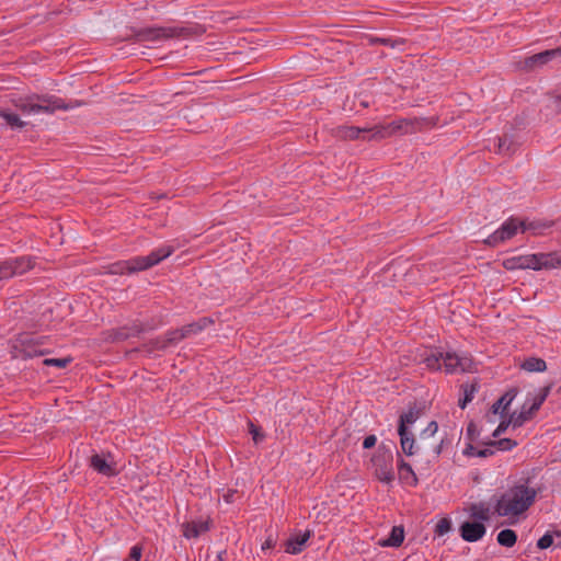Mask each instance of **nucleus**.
I'll return each instance as SVG.
<instances>
[{"label":"nucleus","instance_id":"5701e85b","mask_svg":"<svg viewBox=\"0 0 561 561\" xmlns=\"http://www.w3.org/2000/svg\"><path fill=\"white\" fill-rule=\"evenodd\" d=\"M404 540V528L403 526H393L389 536L386 539L379 541L381 547H393L398 548L403 543Z\"/></svg>","mask_w":561,"mask_h":561},{"label":"nucleus","instance_id":"4c0bfd02","mask_svg":"<svg viewBox=\"0 0 561 561\" xmlns=\"http://www.w3.org/2000/svg\"><path fill=\"white\" fill-rule=\"evenodd\" d=\"M545 225H542L539 221H530L528 219L522 218V226H520V232L524 233L526 231H533L536 232L537 230L543 228Z\"/></svg>","mask_w":561,"mask_h":561},{"label":"nucleus","instance_id":"a19ab883","mask_svg":"<svg viewBox=\"0 0 561 561\" xmlns=\"http://www.w3.org/2000/svg\"><path fill=\"white\" fill-rule=\"evenodd\" d=\"M142 546L135 545L130 548L129 554L125 561H140L142 556Z\"/></svg>","mask_w":561,"mask_h":561},{"label":"nucleus","instance_id":"0eeeda50","mask_svg":"<svg viewBox=\"0 0 561 561\" xmlns=\"http://www.w3.org/2000/svg\"><path fill=\"white\" fill-rule=\"evenodd\" d=\"M47 336L34 335L32 333L23 332L20 333L13 343V350L24 359L32 358L35 356H43L49 353V350L45 347L47 344Z\"/></svg>","mask_w":561,"mask_h":561},{"label":"nucleus","instance_id":"052dcab7","mask_svg":"<svg viewBox=\"0 0 561 561\" xmlns=\"http://www.w3.org/2000/svg\"><path fill=\"white\" fill-rule=\"evenodd\" d=\"M558 392L561 393V386L559 387Z\"/></svg>","mask_w":561,"mask_h":561},{"label":"nucleus","instance_id":"bf43d9fd","mask_svg":"<svg viewBox=\"0 0 561 561\" xmlns=\"http://www.w3.org/2000/svg\"><path fill=\"white\" fill-rule=\"evenodd\" d=\"M552 535H554V536H557V537H561V530H556V531H553V534H552Z\"/></svg>","mask_w":561,"mask_h":561},{"label":"nucleus","instance_id":"9d476101","mask_svg":"<svg viewBox=\"0 0 561 561\" xmlns=\"http://www.w3.org/2000/svg\"><path fill=\"white\" fill-rule=\"evenodd\" d=\"M34 267V261L31 256L10 257L0 261V274L2 279L11 278L15 275H22Z\"/></svg>","mask_w":561,"mask_h":561},{"label":"nucleus","instance_id":"c9c22d12","mask_svg":"<svg viewBox=\"0 0 561 561\" xmlns=\"http://www.w3.org/2000/svg\"><path fill=\"white\" fill-rule=\"evenodd\" d=\"M249 433L252 435V439L255 444L261 443L265 438V434L262 432V428L255 425L253 422L249 421Z\"/></svg>","mask_w":561,"mask_h":561},{"label":"nucleus","instance_id":"7c9ffc66","mask_svg":"<svg viewBox=\"0 0 561 561\" xmlns=\"http://www.w3.org/2000/svg\"><path fill=\"white\" fill-rule=\"evenodd\" d=\"M485 446L493 447L494 450H512L514 447L517 446V442L511 438H501V439H490L486 443H484Z\"/></svg>","mask_w":561,"mask_h":561},{"label":"nucleus","instance_id":"5fc2aeb1","mask_svg":"<svg viewBox=\"0 0 561 561\" xmlns=\"http://www.w3.org/2000/svg\"><path fill=\"white\" fill-rule=\"evenodd\" d=\"M236 493H237L236 490H228V492L224 495V500L227 503H232L233 502V496H234Z\"/></svg>","mask_w":561,"mask_h":561},{"label":"nucleus","instance_id":"dca6fc26","mask_svg":"<svg viewBox=\"0 0 561 561\" xmlns=\"http://www.w3.org/2000/svg\"><path fill=\"white\" fill-rule=\"evenodd\" d=\"M398 435L400 437V446L402 451L407 456H413L419 453L420 446L416 444L415 436L411 430H398Z\"/></svg>","mask_w":561,"mask_h":561},{"label":"nucleus","instance_id":"6e6552de","mask_svg":"<svg viewBox=\"0 0 561 561\" xmlns=\"http://www.w3.org/2000/svg\"><path fill=\"white\" fill-rule=\"evenodd\" d=\"M370 461L374 473L379 481L391 483L394 480L393 454L390 446L381 443Z\"/></svg>","mask_w":561,"mask_h":561},{"label":"nucleus","instance_id":"bb28decb","mask_svg":"<svg viewBox=\"0 0 561 561\" xmlns=\"http://www.w3.org/2000/svg\"><path fill=\"white\" fill-rule=\"evenodd\" d=\"M534 415L535 412L530 408H527L526 404H524L522 407V411L518 414L513 413L510 415V422H512L514 428L520 427L525 422L531 420Z\"/></svg>","mask_w":561,"mask_h":561},{"label":"nucleus","instance_id":"9b49d317","mask_svg":"<svg viewBox=\"0 0 561 561\" xmlns=\"http://www.w3.org/2000/svg\"><path fill=\"white\" fill-rule=\"evenodd\" d=\"M141 333H144V328L140 325V320H134L128 324L104 331L103 340L107 343H118L137 337Z\"/></svg>","mask_w":561,"mask_h":561},{"label":"nucleus","instance_id":"13d9d810","mask_svg":"<svg viewBox=\"0 0 561 561\" xmlns=\"http://www.w3.org/2000/svg\"><path fill=\"white\" fill-rule=\"evenodd\" d=\"M440 442H444V448L451 444V439L448 437L442 438Z\"/></svg>","mask_w":561,"mask_h":561},{"label":"nucleus","instance_id":"f257e3e1","mask_svg":"<svg viewBox=\"0 0 561 561\" xmlns=\"http://www.w3.org/2000/svg\"><path fill=\"white\" fill-rule=\"evenodd\" d=\"M434 118H401L386 125H375L370 128L341 125L332 129V135L340 140H380L396 134H411L420 130L423 125L434 126Z\"/></svg>","mask_w":561,"mask_h":561},{"label":"nucleus","instance_id":"49530a36","mask_svg":"<svg viewBox=\"0 0 561 561\" xmlns=\"http://www.w3.org/2000/svg\"><path fill=\"white\" fill-rule=\"evenodd\" d=\"M161 323H162L161 320L156 321L154 319H152L151 321H147V322L140 321V325L144 328V333L157 329Z\"/></svg>","mask_w":561,"mask_h":561},{"label":"nucleus","instance_id":"72a5a7b5","mask_svg":"<svg viewBox=\"0 0 561 561\" xmlns=\"http://www.w3.org/2000/svg\"><path fill=\"white\" fill-rule=\"evenodd\" d=\"M451 530V520L447 517L440 518L435 526V535L444 536Z\"/></svg>","mask_w":561,"mask_h":561},{"label":"nucleus","instance_id":"603ef678","mask_svg":"<svg viewBox=\"0 0 561 561\" xmlns=\"http://www.w3.org/2000/svg\"><path fill=\"white\" fill-rule=\"evenodd\" d=\"M551 389H552V383L547 385V386H545L543 388H541V389H540V391H539V393H538V394H539L540 397H542V398H543V400H546V399H547V397L549 396V393H550Z\"/></svg>","mask_w":561,"mask_h":561},{"label":"nucleus","instance_id":"8fccbe9b","mask_svg":"<svg viewBox=\"0 0 561 561\" xmlns=\"http://www.w3.org/2000/svg\"><path fill=\"white\" fill-rule=\"evenodd\" d=\"M546 400H543L542 397H540L539 394H537L531 403V405L529 407L535 413L541 408L542 403L545 402Z\"/></svg>","mask_w":561,"mask_h":561},{"label":"nucleus","instance_id":"a878e982","mask_svg":"<svg viewBox=\"0 0 561 561\" xmlns=\"http://www.w3.org/2000/svg\"><path fill=\"white\" fill-rule=\"evenodd\" d=\"M470 516L476 522H488L490 519V507L484 502L474 503L470 506Z\"/></svg>","mask_w":561,"mask_h":561},{"label":"nucleus","instance_id":"f3484780","mask_svg":"<svg viewBox=\"0 0 561 561\" xmlns=\"http://www.w3.org/2000/svg\"><path fill=\"white\" fill-rule=\"evenodd\" d=\"M398 456H399V459H398L399 480L407 485L416 486L419 483V479H417L414 470L412 469L411 465L409 462L404 461V459L400 455H398Z\"/></svg>","mask_w":561,"mask_h":561},{"label":"nucleus","instance_id":"ea45409f","mask_svg":"<svg viewBox=\"0 0 561 561\" xmlns=\"http://www.w3.org/2000/svg\"><path fill=\"white\" fill-rule=\"evenodd\" d=\"M438 431V424L436 421H431L427 426L421 432L420 438L425 439L434 436Z\"/></svg>","mask_w":561,"mask_h":561},{"label":"nucleus","instance_id":"2f4dec72","mask_svg":"<svg viewBox=\"0 0 561 561\" xmlns=\"http://www.w3.org/2000/svg\"><path fill=\"white\" fill-rule=\"evenodd\" d=\"M442 360L446 373H455L459 368V365H461L459 355L456 353H446V355H443Z\"/></svg>","mask_w":561,"mask_h":561},{"label":"nucleus","instance_id":"aec40b11","mask_svg":"<svg viewBox=\"0 0 561 561\" xmlns=\"http://www.w3.org/2000/svg\"><path fill=\"white\" fill-rule=\"evenodd\" d=\"M519 144L515 139L514 135L504 134L497 138V150L496 152L503 156L511 157L518 149Z\"/></svg>","mask_w":561,"mask_h":561},{"label":"nucleus","instance_id":"39448f33","mask_svg":"<svg viewBox=\"0 0 561 561\" xmlns=\"http://www.w3.org/2000/svg\"><path fill=\"white\" fill-rule=\"evenodd\" d=\"M173 252L174 248L172 245H162L152 250L146 256H134L129 260H122L110 264L107 266V274L124 275L146 271L169 257Z\"/></svg>","mask_w":561,"mask_h":561},{"label":"nucleus","instance_id":"2eb2a0df","mask_svg":"<svg viewBox=\"0 0 561 561\" xmlns=\"http://www.w3.org/2000/svg\"><path fill=\"white\" fill-rule=\"evenodd\" d=\"M517 388H510L501 398H499L490 408V412L493 414L500 413L502 417L508 414V407L517 396Z\"/></svg>","mask_w":561,"mask_h":561},{"label":"nucleus","instance_id":"c756f323","mask_svg":"<svg viewBox=\"0 0 561 561\" xmlns=\"http://www.w3.org/2000/svg\"><path fill=\"white\" fill-rule=\"evenodd\" d=\"M0 117L4 119L5 124L10 126L11 129H22L26 126V122L22 121L18 114L2 108H0Z\"/></svg>","mask_w":561,"mask_h":561},{"label":"nucleus","instance_id":"4468645a","mask_svg":"<svg viewBox=\"0 0 561 561\" xmlns=\"http://www.w3.org/2000/svg\"><path fill=\"white\" fill-rule=\"evenodd\" d=\"M417 355L414 360L417 363L425 364L426 368L432 371H438L442 369V353H434L430 348L417 350Z\"/></svg>","mask_w":561,"mask_h":561},{"label":"nucleus","instance_id":"423d86ee","mask_svg":"<svg viewBox=\"0 0 561 561\" xmlns=\"http://www.w3.org/2000/svg\"><path fill=\"white\" fill-rule=\"evenodd\" d=\"M502 265L507 271L526 268L534 271L550 270L561 266V255L556 252L516 255L505 259Z\"/></svg>","mask_w":561,"mask_h":561},{"label":"nucleus","instance_id":"473e14b6","mask_svg":"<svg viewBox=\"0 0 561 561\" xmlns=\"http://www.w3.org/2000/svg\"><path fill=\"white\" fill-rule=\"evenodd\" d=\"M184 339H185V333L182 332V329L169 330L164 335V340L167 342L168 347L170 345L179 343L180 341H182Z\"/></svg>","mask_w":561,"mask_h":561},{"label":"nucleus","instance_id":"c03bdc74","mask_svg":"<svg viewBox=\"0 0 561 561\" xmlns=\"http://www.w3.org/2000/svg\"><path fill=\"white\" fill-rule=\"evenodd\" d=\"M459 360H460V364H461V365H459V369L461 371H469V370H471L472 365H473L472 358H470L468 356H459Z\"/></svg>","mask_w":561,"mask_h":561},{"label":"nucleus","instance_id":"a211bd4d","mask_svg":"<svg viewBox=\"0 0 561 561\" xmlns=\"http://www.w3.org/2000/svg\"><path fill=\"white\" fill-rule=\"evenodd\" d=\"M90 466L99 473L113 477L117 473L114 463L107 462L104 456L94 454L90 458Z\"/></svg>","mask_w":561,"mask_h":561},{"label":"nucleus","instance_id":"20e7f679","mask_svg":"<svg viewBox=\"0 0 561 561\" xmlns=\"http://www.w3.org/2000/svg\"><path fill=\"white\" fill-rule=\"evenodd\" d=\"M83 104V101L70 100L67 102L59 96L48 93H33L14 102V106L23 114H54L57 110L68 111Z\"/></svg>","mask_w":561,"mask_h":561},{"label":"nucleus","instance_id":"f03ea898","mask_svg":"<svg viewBox=\"0 0 561 561\" xmlns=\"http://www.w3.org/2000/svg\"><path fill=\"white\" fill-rule=\"evenodd\" d=\"M525 483H517L504 492L496 501L494 512L501 517H518L529 510L537 497V490Z\"/></svg>","mask_w":561,"mask_h":561},{"label":"nucleus","instance_id":"e433bc0d","mask_svg":"<svg viewBox=\"0 0 561 561\" xmlns=\"http://www.w3.org/2000/svg\"><path fill=\"white\" fill-rule=\"evenodd\" d=\"M403 41L392 39L391 37H370L369 44L377 45L381 44L385 46L396 47L398 44H402Z\"/></svg>","mask_w":561,"mask_h":561},{"label":"nucleus","instance_id":"c85d7f7f","mask_svg":"<svg viewBox=\"0 0 561 561\" xmlns=\"http://www.w3.org/2000/svg\"><path fill=\"white\" fill-rule=\"evenodd\" d=\"M520 367L529 373H542L547 369V364L542 358L528 357L523 362Z\"/></svg>","mask_w":561,"mask_h":561},{"label":"nucleus","instance_id":"6ab92c4d","mask_svg":"<svg viewBox=\"0 0 561 561\" xmlns=\"http://www.w3.org/2000/svg\"><path fill=\"white\" fill-rule=\"evenodd\" d=\"M310 536L311 531L306 530L304 534L288 538L284 543L285 552L289 554L300 553L304 550V547L306 542L309 540Z\"/></svg>","mask_w":561,"mask_h":561},{"label":"nucleus","instance_id":"393cba45","mask_svg":"<svg viewBox=\"0 0 561 561\" xmlns=\"http://www.w3.org/2000/svg\"><path fill=\"white\" fill-rule=\"evenodd\" d=\"M480 385L477 380H473L472 382H466L461 385V390L463 397L459 399L458 405L460 409H465L469 402L472 401L474 393L479 390Z\"/></svg>","mask_w":561,"mask_h":561},{"label":"nucleus","instance_id":"a18cd8bd","mask_svg":"<svg viewBox=\"0 0 561 561\" xmlns=\"http://www.w3.org/2000/svg\"><path fill=\"white\" fill-rule=\"evenodd\" d=\"M510 424H512V422H510V419L507 421H505V420L501 421L500 424L497 425V427L492 433V436L494 438H497L502 433H504L507 430Z\"/></svg>","mask_w":561,"mask_h":561},{"label":"nucleus","instance_id":"4d7b16f0","mask_svg":"<svg viewBox=\"0 0 561 561\" xmlns=\"http://www.w3.org/2000/svg\"><path fill=\"white\" fill-rule=\"evenodd\" d=\"M226 554H227V550L224 549V550L219 551L214 561H224V556H226Z\"/></svg>","mask_w":561,"mask_h":561},{"label":"nucleus","instance_id":"f8f14e48","mask_svg":"<svg viewBox=\"0 0 561 561\" xmlns=\"http://www.w3.org/2000/svg\"><path fill=\"white\" fill-rule=\"evenodd\" d=\"M561 56V47L547 49L516 62V68L525 72H531L547 65L556 57Z\"/></svg>","mask_w":561,"mask_h":561},{"label":"nucleus","instance_id":"4be33fe9","mask_svg":"<svg viewBox=\"0 0 561 561\" xmlns=\"http://www.w3.org/2000/svg\"><path fill=\"white\" fill-rule=\"evenodd\" d=\"M183 536L187 539L197 538L202 534L209 530L208 520L188 522L183 525Z\"/></svg>","mask_w":561,"mask_h":561},{"label":"nucleus","instance_id":"6e6d98bb","mask_svg":"<svg viewBox=\"0 0 561 561\" xmlns=\"http://www.w3.org/2000/svg\"><path fill=\"white\" fill-rule=\"evenodd\" d=\"M443 449H444V442H439V444H437L436 446L433 447V454L438 457L442 454Z\"/></svg>","mask_w":561,"mask_h":561},{"label":"nucleus","instance_id":"09e8293b","mask_svg":"<svg viewBox=\"0 0 561 561\" xmlns=\"http://www.w3.org/2000/svg\"><path fill=\"white\" fill-rule=\"evenodd\" d=\"M494 453H495V450L493 447L486 446L485 448L478 449L476 455H477V457H480V458H486V457L493 456Z\"/></svg>","mask_w":561,"mask_h":561},{"label":"nucleus","instance_id":"37998d69","mask_svg":"<svg viewBox=\"0 0 561 561\" xmlns=\"http://www.w3.org/2000/svg\"><path fill=\"white\" fill-rule=\"evenodd\" d=\"M149 344L151 345V347L153 350H157V351H163L168 347L167 345V342L164 340V337H156V339H152Z\"/></svg>","mask_w":561,"mask_h":561},{"label":"nucleus","instance_id":"de8ad7c7","mask_svg":"<svg viewBox=\"0 0 561 561\" xmlns=\"http://www.w3.org/2000/svg\"><path fill=\"white\" fill-rule=\"evenodd\" d=\"M377 437L375 435H367L363 440V448L370 449L376 446Z\"/></svg>","mask_w":561,"mask_h":561},{"label":"nucleus","instance_id":"cd10ccee","mask_svg":"<svg viewBox=\"0 0 561 561\" xmlns=\"http://www.w3.org/2000/svg\"><path fill=\"white\" fill-rule=\"evenodd\" d=\"M517 534L515 530L506 528L501 530L496 536V541L500 546L505 548H512L517 542Z\"/></svg>","mask_w":561,"mask_h":561},{"label":"nucleus","instance_id":"412c9836","mask_svg":"<svg viewBox=\"0 0 561 561\" xmlns=\"http://www.w3.org/2000/svg\"><path fill=\"white\" fill-rule=\"evenodd\" d=\"M423 414V410L420 408H416L415 404L409 407L408 411L402 412L399 416L398 421V430H401L402 427L404 430H410L409 426L413 425Z\"/></svg>","mask_w":561,"mask_h":561},{"label":"nucleus","instance_id":"b1692460","mask_svg":"<svg viewBox=\"0 0 561 561\" xmlns=\"http://www.w3.org/2000/svg\"><path fill=\"white\" fill-rule=\"evenodd\" d=\"M211 324H214V320L211 318L203 317L195 322L183 325L181 329H182V332L185 333V339H186L193 334H197V333L202 332L203 330H205L207 327H209Z\"/></svg>","mask_w":561,"mask_h":561},{"label":"nucleus","instance_id":"f704fd0d","mask_svg":"<svg viewBox=\"0 0 561 561\" xmlns=\"http://www.w3.org/2000/svg\"><path fill=\"white\" fill-rule=\"evenodd\" d=\"M72 362L71 357L64 358H46L43 364L45 366H55L59 369L66 368Z\"/></svg>","mask_w":561,"mask_h":561},{"label":"nucleus","instance_id":"58836bf2","mask_svg":"<svg viewBox=\"0 0 561 561\" xmlns=\"http://www.w3.org/2000/svg\"><path fill=\"white\" fill-rule=\"evenodd\" d=\"M553 545V535L547 531L542 537H540L537 541V548L540 550H545L550 548Z\"/></svg>","mask_w":561,"mask_h":561},{"label":"nucleus","instance_id":"7ed1b4c3","mask_svg":"<svg viewBox=\"0 0 561 561\" xmlns=\"http://www.w3.org/2000/svg\"><path fill=\"white\" fill-rule=\"evenodd\" d=\"M128 39L135 43H158L172 38H188L192 36H201L206 28L198 24H190L186 26H146L140 28H130Z\"/></svg>","mask_w":561,"mask_h":561},{"label":"nucleus","instance_id":"3c124183","mask_svg":"<svg viewBox=\"0 0 561 561\" xmlns=\"http://www.w3.org/2000/svg\"><path fill=\"white\" fill-rule=\"evenodd\" d=\"M478 451V448H476L473 445H472V442H469L465 449H463V455L467 456V457H473V456H477L476 453Z\"/></svg>","mask_w":561,"mask_h":561},{"label":"nucleus","instance_id":"1a4fd4ad","mask_svg":"<svg viewBox=\"0 0 561 561\" xmlns=\"http://www.w3.org/2000/svg\"><path fill=\"white\" fill-rule=\"evenodd\" d=\"M522 218L512 216L506 219L499 229L491 233L484 243L489 247H496L507 240L514 238L520 231Z\"/></svg>","mask_w":561,"mask_h":561},{"label":"nucleus","instance_id":"79ce46f5","mask_svg":"<svg viewBox=\"0 0 561 561\" xmlns=\"http://www.w3.org/2000/svg\"><path fill=\"white\" fill-rule=\"evenodd\" d=\"M479 435H480V432H479L477 425L471 421L467 426L466 436H467L468 440L474 442Z\"/></svg>","mask_w":561,"mask_h":561},{"label":"nucleus","instance_id":"ddd939ff","mask_svg":"<svg viewBox=\"0 0 561 561\" xmlns=\"http://www.w3.org/2000/svg\"><path fill=\"white\" fill-rule=\"evenodd\" d=\"M486 528L483 523L476 520H467L460 525L459 533L461 538L467 542H476L483 538Z\"/></svg>","mask_w":561,"mask_h":561},{"label":"nucleus","instance_id":"864d4df0","mask_svg":"<svg viewBox=\"0 0 561 561\" xmlns=\"http://www.w3.org/2000/svg\"><path fill=\"white\" fill-rule=\"evenodd\" d=\"M275 546V540L270 536L266 538V540L262 545V549H271Z\"/></svg>","mask_w":561,"mask_h":561}]
</instances>
